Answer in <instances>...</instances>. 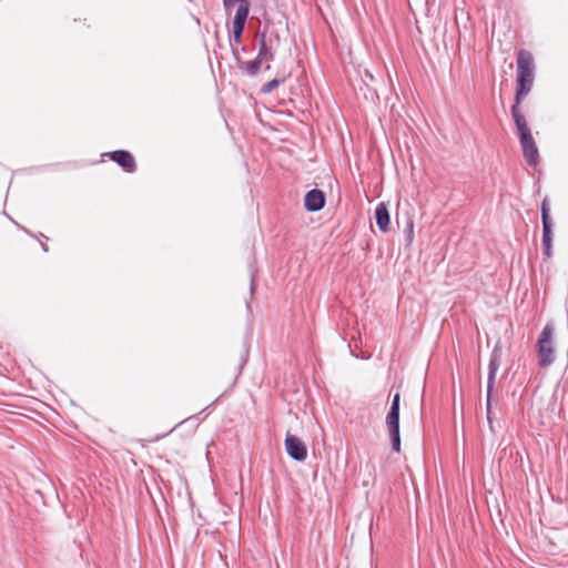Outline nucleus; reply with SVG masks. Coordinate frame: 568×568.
<instances>
[{
	"label": "nucleus",
	"mask_w": 568,
	"mask_h": 568,
	"mask_svg": "<svg viewBox=\"0 0 568 568\" xmlns=\"http://www.w3.org/2000/svg\"><path fill=\"white\" fill-rule=\"evenodd\" d=\"M516 94L515 103L520 109L521 101L531 91L535 80V60L530 51L520 49L517 52Z\"/></svg>",
	"instance_id": "obj_1"
},
{
	"label": "nucleus",
	"mask_w": 568,
	"mask_h": 568,
	"mask_svg": "<svg viewBox=\"0 0 568 568\" xmlns=\"http://www.w3.org/2000/svg\"><path fill=\"white\" fill-rule=\"evenodd\" d=\"M510 112L518 130L519 142L523 149L524 158L529 165L536 166L539 162V152L532 138L530 128L525 116L521 114L520 109H517V105H511Z\"/></svg>",
	"instance_id": "obj_2"
},
{
	"label": "nucleus",
	"mask_w": 568,
	"mask_h": 568,
	"mask_svg": "<svg viewBox=\"0 0 568 568\" xmlns=\"http://www.w3.org/2000/svg\"><path fill=\"white\" fill-rule=\"evenodd\" d=\"M555 326L552 323H547L540 332L537 343L536 352L538 356V365L546 368L555 363L556 349L554 345Z\"/></svg>",
	"instance_id": "obj_3"
},
{
	"label": "nucleus",
	"mask_w": 568,
	"mask_h": 568,
	"mask_svg": "<svg viewBox=\"0 0 568 568\" xmlns=\"http://www.w3.org/2000/svg\"><path fill=\"white\" fill-rule=\"evenodd\" d=\"M503 356V347L501 343L498 341L491 353L488 364V377H487V394H486V414L487 420L491 426V399H493V389L495 385L496 374L499 368Z\"/></svg>",
	"instance_id": "obj_4"
},
{
	"label": "nucleus",
	"mask_w": 568,
	"mask_h": 568,
	"mask_svg": "<svg viewBox=\"0 0 568 568\" xmlns=\"http://www.w3.org/2000/svg\"><path fill=\"white\" fill-rule=\"evenodd\" d=\"M542 224V253L546 258L552 256V227L554 223L550 216L549 199L546 196L540 205Z\"/></svg>",
	"instance_id": "obj_5"
},
{
	"label": "nucleus",
	"mask_w": 568,
	"mask_h": 568,
	"mask_svg": "<svg viewBox=\"0 0 568 568\" xmlns=\"http://www.w3.org/2000/svg\"><path fill=\"white\" fill-rule=\"evenodd\" d=\"M256 38L258 40V52L257 57L265 62H271L275 58L276 48L280 44L278 33H272L270 37L265 32H257Z\"/></svg>",
	"instance_id": "obj_6"
},
{
	"label": "nucleus",
	"mask_w": 568,
	"mask_h": 568,
	"mask_svg": "<svg viewBox=\"0 0 568 568\" xmlns=\"http://www.w3.org/2000/svg\"><path fill=\"white\" fill-rule=\"evenodd\" d=\"M250 13V3L248 1L244 3H240L236 13L233 19V38L230 42L235 43L236 45L241 44L243 31L245 28V23Z\"/></svg>",
	"instance_id": "obj_7"
},
{
	"label": "nucleus",
	"mask_w": 568,
	"mask_h": 568,
	"mask_svg": "<svg viewBox=\"0 0 568 568\" xmlns=\"http://www.w3.org/2000/svg\"><path fill=\"white\" fill-rule=\"evenodd\" d=\"M230 45L239 69L248 77L257 75L261 70L262 63L265 61L258 58L257 55L255 59L251 61H244L240 57L239 45H236L233 42H230Z\"/></svg>",
	"instance_id": "obj_8"
},
{
	"label": "nucleus",
	"mask_w": 568,
	"mask_h": 568,
	"mask_svg": "<svg viewBox=\"0 0 568 568\" xmlns=\"http://www.w3.org/2000/svg\"><path fill=\"white\" fill-rule=\"evenodd\" d=\"M284 444L286 453L292 459L296 462H304L306 459L307 448L301 438L295 435L287 434Z\"/></svg>",
	"instance_id": "obj_9"
},
{
	"label": "nucleus",
	"mask_w": 568,
	"mask_h": 568,
	"mask_svg": "<svg viewBox=\"0 0 568 568\" xmlns=\"http://www.w3.org/2000/svg\"><path fill=\"white\" fill-rule=\"evenodd\" d=\"M108 156L114 161L126 173H134L138 169L134 156L126 150H115L108 153Z\"/></svg>",
	"instance_id": "obj_10"
},
{
	"label": "nucleus",
	"mask_w": 568,
	"mask_h": 568,
	"mask_svg": "<svg viewBox=\"0 0 568 568\" xmlns=\"http://www.w3.org/2000/svg\"><path fill=\"white\" fill-rule=\"evenodd\" d=\"M326 203L325 193L320 189H312L306 192L304 197V207L307 212H318Z\"/></svg>",
	"instance_id": "obj_11"
},
{
	"label": "nucleus",
	"mask_w": 568,
	"mask_h": 568,
	"mask_svg": "<svg viewBox=\"0 0 568 568\" xmlns=\"http://www.w3.org/2000/svg\"><path fill=\"white\" fill-rule=\"evenodd\" d=\"M375 220L381 232L389 231L390 216L387 205L384 202L377 204L375 209Z\"/></svg>",
	"instance_id": "obj_12"
},
{
	"label": "nucleus",
	"mask_w": 568,
	"mask_h": 568,
	"mask_svg": "<svg viewBox=\"0 0 568 568\" xmlns=\"http://www.w3.org/2000/svg\"><path fill=\"white\" fill-rule=\"evenodd\" d=\"M386 427H387V430H388V434H389L393 452L399 453L400 452V430H399V425H389V426H386Z\"/></svg>",
	"instance_id": "obj_13"
},
{
	"label": "nucleus",
	"mask_w": 568,
	"mask_h": 568,
	"mask_svg": "<svg viewBox=\"0 0 568 568\" xmlns=\"http://www.w3.org/2000/svg\"><path fill=\"white\" fill-rule=\"evenodd\" d=\"M284 82V79H272L271 81L266 82L262 89H261V93L263 94H268L271 93L273 90H275L281 83Z\"/></svg>",
	"instance_id": "obj_14"
},
{
	"label": "nucleus",
	"mask_w": 568,
	"mask_h": 568,
	"mask_svg": "<svg viewBox=\"0 0 568 568\" xmlns=\"http://www.w3.org/2000/svg\"><path fill=\"white\" fill-rule=\"evenodd\" d=\"M399 413H400V410H398V409L389 408V410L386 415V419H385L386 426L399 425Z\"/></svg>",
	"instance_id": "obj_15"
},
{
	"label": "nucleus",
	"mask_w": 568,
	"mask_h": 568,
	"mask_svg": "<svg viewBox=\"0 0 568 568\" xmlns=\"http://www.w3.org/2000/svg\"><path fill=\"white\" fill-rule=\"evenodd\" d=\"M390 409H398V410H400V394L398 392L395 393L394 396H393L392 404H390Z\"/></svg>",
	"instance_id": "obj_16"
},
{
	"label": "nucleus",
	"mask_w": 568,
	"mask_h": 568,
	"mask_svg": "<svg viewBox=\"0 0 568 568\" xmlns=\"http://www.w3.org/2000/svg\"><path fill=\"white\" fill-rule=\"evenodd\" d=\"M413 229H414L413 221L409 220L408 223H407V230H406L407 239H408L409 242L413 241V233H414Z\"/></svg>",
	"instance_id": "obj_17"
},
{
	"label": "nucleus",
	"mask_w": 568,
	"mask_h": 568,
	"mask_svg": "<svg viewBox=\"0 0 568 568\" xmlns=\"http://www.w3.org/2000/svg\"><path fill=\"white\" fill-rule=\"evenodd\" d=\"M41 247L44 252H48L49 251V247L45 243H41Z\"/></svg>",
	"instance_id": "obj_18"
},
{
	"label": "nucleus",
	"mask_w": 568,
	"mask_h": 568,
	"mask_svg": "<svg viewBox=\"0 0 568 568\" xmlns=\"http://www.w3.org/2000/svg\"><path fill=\"white\" fill-rule=\"evenodd\" d=\"M270 69H271V65L266 64L265 70H270Z\"/></svg>",
	"instance_id": "obj_19"
},
{
	"label": "nucleus",
	"mask_w": 568,
	"mask_h": 568,
	"mask_svg": "<svg viewBox=\"0 0 568 568\" xmlns=\"http://www.w3.org/2000/svg\"><path fill=\"white\" fill-rule=\"evenodd\" d=\"M253 285H254V282L252 281L251 282V291H253Z\"/></svg>",
	"instance_id": "obj_20"
}]
</instances>
